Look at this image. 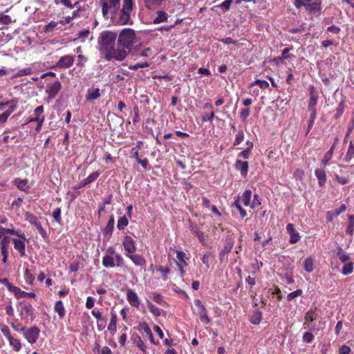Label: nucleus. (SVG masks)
<instances>
[{"label":"nucleus","instance_id":"nucleus-1","mask_svg":"<svg viewBox=\"0 0 354 354\" xmlns=\"http://www.w3.org/2000/svg\"><path fill=\"white\" fill-rule=\"evenodd\" d=\"M116 39L117 33L110 30L102 31L99 35V50L106 60L122 61L128 55V50L115 48Z\"/></svg>","mask_w":354,"mask_h":354},{"label":"nucleus","instance_id":"nucleus-2","mask_svg":"<svg viewBox=\"0 0 354 354\" xmlns=\"http://www.w3.org/2000/svg\"><path fill=\"white\" fill-rule=\"evenodd\" d=\"M133 6V0H123L122 9L111 13L113 22L119 26L132 24L130 15Z\"/></svg>","mask_w":354,"mask_h":354},{"label":"nucleus","instance_id":"nucleus-3","mask_svg":"<svg viewBox=\"0 0 354 354\" xmlns=\"http://www.w3.org/2000/svg\"><path fill=\"white\" fill-rule=\"evenodd\" d=\"M136 32L131 28H124L119 34L118 44L120 50H128L129 53L131 47L136 43Z\"/></svg>","mask_w":354,"mask_h":354},{"label":"nucleus","instance_id":"nucleus-4","mask_svg":"<svg viewBox=\"0 0 354 354\" xmlns=\"http://www.w3.org/2000/svg\"><path fill=\"white\" fill-rule=\"evenodd\" d=\"M100 4L103 17L107 19L109 14L119 10L120 0H100Z\"/></svg>","mask_w":354,"mask_h":354},{"label":"nucleus","instance_id":"nucleus-5","mask_svg":"<svg viewBox=\"0 0 354 354\" xmlns=\"http://www.w3.org/2000/svg\"><path fill=\"white\" fill-rule=\"evenodd\" d=\"M124 264V259L120 254L112 257L111 255H104L102 259V266L106 268H113L114 267H121Z\"/></svg>","mask_w":354,"mask_h":354},{"label":"nucleus","instance_id":"nucleus-6","mask_svg":"<svg viewBox=\"0 0 354 354\" xmlns=\"http://www.w3.org/2000/svg\"><path fill=\"white\" fill-rule=\"evenodd\" d=\"M21 332L30 344H35L39 337L40 329L37 326H33L28 329L26 327L21 328Z\"/></svg>","mask_w":354,"mask_h":354},{"label":"nucleus","instance_id":"nucleus-7","mask_svg":"<svg viewBox=\"0 0 354 354\" xmlns=\"http://www.w3.org/2000/svg\"><path fill=\"white\" fill-rule=\"evenodd\" d=\"M24 217L25 220L27 221L30 224L35 226L37 230L43 238L46 237V231L42 227L41 223L38 220V218L35 215L29 212H26L24 214Z\"/></svg>","mask_w":354,"mask_h":354},{"label":"nucleus","instance_id":"nucleus-8","mask_svg":"<svg viewBox=\"0 0 354 354\" xmlns=\"http://www.w3.org/2000/svg\"><path fill=\"white\" fill-rule=\"evenodd\" d=\"M194 304L198 309V315L200 318V320L204 324H209L211 320L207 315V310L205 305L198 299L194 300Z\"/></svg>","mask_w":354,"mask_h":354},{"label":"nucleus","instance_id":"nucleus-9","mask_svg":"<svg viewBox=\"0 0 354 354\" xmlns=\"http://www.w3.org/2000/svg\"><path fill=\"white\" fill-rule=\"evenodd\" d=\"M0 243H1V253L3 256L2 261L6 263L8 258V248L12 239L3 234H1Z\"/></svg>","mask_w":354,"mask_h":354},{"label":"nucleus","instance_id":"nucleus-10","mask_svg":"<svg viewBox=\"0 0 354 354\" xmlns=\"http://www.w3.org/2000/svg\"><path fill=\"white\" fill-rule=\"evenodd\" d=\"M122 246L125 251V256H128L136 251V245L135 241L129 235H126L122 239Z\"/></svg>","mask_w":354,"mask_h":354},{"label":"nucleus","instance_id":"nucleus-11","mask_svg":"<svg viewBox=\"0 0 354 354\" xmlns=\"http://www.w3.org/2000/svg\"><path fill=\"white\" fill-rule=\"evenodd\" d=\"M304 6L310 14L319 13L322 9V0H306Z\"/></svg>","mask_w":354,"mask_h":354},{"label":"nucleus","instance_id":"nucleus-12","mask_svg":"<svg viewBox=\"0 0 354 354\" xmlns=\"http://www.w3.org/2000/svg\"><path fill=\"white\" fill-rule=\"evenodd\" d=\"M74 61V57L71 55H67L62 56L52 68H68L73 66Z\"/></svg>","mask_w":354,"mask_h":354},{"label":"nucleus","instance_id":"nucleus-13","mask_svg":"<svg viewBox=\"0 0 354 354\" xmlns=\"http://www.w3.org/2000/svg\"><path fill=\"white\" fill-rule=\"evenodd\" d=\"M127 299L129 304L133 307L138 308L140 306V299L137 293L132 289H127L126 293Z\"/></svg>","mask_w":354,"mask_h":354},{"label":"nucleus","instance_id":"nucleus-14","mask_svg":"<svg viewBox=\"0 0 354 354\" xmlns=\"http://www.w3.org/2000/svg\"><path fill=\"white\" fill-rule=\"evenodd\" d=\"M61 83L59 81H55L50 85L48 86L47 89L46 90V93L48 94V98L53 99L58 94L61 89Z\"/></svg>","mask_w":354,"mask_h":354},{"label":"nucleus","instance_id":"nucleus-15","mask_svg":"<svg viewBox=\"0 0 354 354\" xmlns=\"http://www.w3.org/2000/svg\"><path fill=\"white\" fill-rule=\"evenodd\" d=\"M127 257L129 258L136 266H140L145 268L147 265L146 259L142 255L132 253L127 256Z\"/></svg>","mask_w":354,"mask_h":354},{"label":"nucleus","instance_id":"nucleus-16","mask_svg":"<svg viewBox=\"0 0 354 354\" xmlns=\"http://www.w3.org/2000/svg\"><path fill=\"white\" fill-rule=\"evenodd\" d=\"M286 230L290 234L289 242L292 244L297 243L300 240L299 233L295 230L292 223H288L286 226Z\"/></svg>","mask_w":354,"mask_h":354},{"label":"nucleus","instance_id":"nucleus-17","mask_svg":"<svg viewBox=\"0 0 354 354\" xmlns=\"http://www.w3.org/2000/svg\"><path fill=\"white\" fill-rule=\"evenodd\" d=\"M12 183L17 187L19 190L24 192L26 193L29 192L28 179H21L19 178H16L12 180Z\"/></svg>","mask_w":354,"mask_h":354},{"label":"nucleus","instance_id":"nucleus-18","mask_svg":"<svg viewBox=\"0 0 354 354\" xmlns=\"http://www.w3.org/2000/svg\"><path fill=\"white\" fill-rule=\"evenodd\" d=\"M234 168L240 171L242 176L245 177L248 172L249 163L248 161H242L237 159L234 164Z\"/></svg>","mask_w":354,"mask_h":354},{"label":"nucleus","instance_id":"nucleus-19","mask_svg":"<svg viewBox=\"0 0 354 354\" xmlns=\"http://www.w3.org/2000/svg\"><path fill=\"white\" fill-rule=\"evenodd\" d=\"M234 247V242L231 238H227L225 245L219 254L220 261H223L225 255L231 252Z\"/></svg>","mask_w":354,"mask_h":354},{"label":"nucleus","instance_id":"nucleus-20","mask_svg":"<svg viewBox=\"0 0 354 354\" xmlns=\"http://www.w3.org/2000/svg\"><path fill=\"white\" fill-rule=\"evenodd\" d=\"M310 98L308 108L315 109L318 101V93L313 86H310Z\"/></svg>","mask_w":354,"mask_h":354},{"label":"nucleus","instance_id":"nucleus-21","mask_svg":"<svg viewBox=\"0 0 354 354\" xmlns=\"http://www.w3.org/2000/svg\"><path fill=\"white\" fill-rule=\"evenodd\" d=\"M337 141L338 140L336 139L333 145L331 146L330 149L325 153L323 159L322 160L321 164L323 166V167H326L328 165L330 160L332 158Z\"/></svg>","mask_w":354,"mask_h":354},{"label":"nucleus","instance_id":"nucleus-22","mask_svg":"<svg viewBox=\"0 0 354 354\" xmlns=\"http://www.w3.org/2000/svg\"><path fill=\"white\" fill-rule=\"evenodd\" d=\"M14 248L17 250L21 257H24L26 255V244L25 242L21 239H12Z\"/></svg>","mask_w":354,"mask_h":354},{"label":"nucleus","instance_id":"nucleus-23","mask_svg":"<svg viewBox=\"0 0 354 354\" xmlns=\"http://www.w3.org/2000/svg\"><path fill=\"white\" fill-rule=\"evenodd\" d=\"M251 197L252 191L250 189H246L245 190L241 196H238L236 200H239L241 205L243 204L245 206H250Z\"/></svg>","mask_w":354,"mask_h":354},{"label":"nucleus","instance_id":"nucleus-24","mask_svg":"<svg viewBox=\"0 0 354 354\" xmlns=\"http://www.w3.org/2000/svg\"><path fill=\"white\" fill-rule=\"evenodd\" d=\"M12 292L15 295V296L17 298H24V297H29V298H35L36 297V295L35 292H27L24 290H21L19 288L15 286L14 289L12 290Z\"/></svg>","mask_w":354,"mask_h":354},{"label":"nucleus","instance_id":"nucleus-25","mask_svg":"<svg viewBox=\"0 0 354 354\" xmlns=\"http://www.w3.org/2000/svg\"><path fill=\"white\" fill-rule=\"evenodd\" d=\"M139 327L141 330H142L145 332L147 337L149 339L150 342L154 345L156 344L154 341V338H153L151 330L150 327L149 326L148 324L145 322H140Z\"/></svg>","mask_w":354,"mask_h":354},{"label":"nucleus","instance_id":"nucleus-26","mask_svg":"<svg viewBox=\"0 0 354 354\" xmlns=\"http://www.w3.org/2000/svg\"><path fill=\"white\" fill-rule=\"evenodd\" d=\"M165 0H144L145 6L148 10H155L160 7Z\"/></svg>","mask_w":354,"mask_h":354},{"label":"nucleus","instance_id":"nucleus-27","mask_svg":"<svg viewBox=\"0 0 354 354\" xmlns=\"http://www.w3.org/2000/svg\"><path fill=\"white\" fill-rule=\"evenodd\" d=\"M315 174L318 179V184L320 187H323L326 181V174L324 169H316Z\"/></svg>","mask_w":354,"mask_h":354},{"label":"nucleus","instance_id":"nucleus-28","mask_svg":"<svg viewBox=\"0 0 354 354\" xmlns=\"http://www.w3.org/2000/svg\"><path fill=\"white\" fill-rule=\"evenodd\" d=\"M174 251L176 253L177 261H176V265L187 266L185 261L186 254L180 250H174Z\"/></svg>","mask_w":354,"mask_h":354},{"label":"nucleus","instance_id":"nucleus-29","mask_svg":"<svg viewBox=\"0 0 354 354\" xmlns=\"http://www.w3.org/2000/svg\"><path fill=\"white\" fill-rule=\"evenodd\" d=\"M168 19V15L164 10H158L157 12V16L153 19V24H158L162 22H165Z\"/></svg>","mask_w":354,"mask_h":354},{"label":"nucleus","instance_id":"nucleus-30","mask_svg":"<svg viewBox=\"0 0 354 354\" xmlns=\"http://www.w3.org/2000/svg\"><path fill=\"white\" fill-rule=\"evenodd\" d=\"M337 255L339 261L343 263H347L351 259L350 255L345 252L340 246L337 248Z\"/></svg>","mask_w":354,"mask_h":354},{"label":"nucleus","instance_id":"nucleus-31","mask_svg":"<svg viewBox=\"0 0 354 354\" xmlns=\"http://www.w3.org/2000/svg\"><path fill=\"white\" fill-rule=\"evenodd\" d=\"M54 310L59 315L60 318H63L65 316V308L61 300H59L55 303Z\"/></svg>","mask_w":354,"mask_h":354},{"label":"nucleus","instance_id":"nucleus-32","mask_svg":"<svg viewBox=\"0 0 354 354\" xmlns=\"http://www.w3.org/2000/svg\"><path fill=\"white\" fill-rule=\"evenodd\" d=\"M304 268L307 272L314 270V260L312 257H307L304 262Z\"/></svg>","mask_w":354,"mask_h":354},{"label":"nucleus","instance_id":"nucleus-33","mask_svg":"<svg viewBox=\"0 0 354 354\" xmlns=\"http://www.w3.org/2000/svg\"><path fill=\"white\" fill-rule=\"evenodd\" d=\"M114 228V218L113 216H111L108 221V223L103 230V233L104 235L111 234Z\"/></svg>","mask_w":354,"mask_h":354},{"label":"nucleus","instance_id":"nucleus-34","mask_svg":"<svg viewBox=\"0 0 354 354\" xmlns=\"http://www.w3.org/2000/svg\"><path fill=\"white\" fill-rule=\"evenodd\" d=\"M117 329V315L115 313H111V320L108 325V330L110 332H115Z\"/></svg>","mask_w":354,"mask_h":354},{"label":"nucleus","instance_id":"nucleus-35","mask_svg":"<svg viewBox=\"0 0 354 354\" xmlns=\"http://www.w3.org/2000/svg\"><path fill=\"white\" fill-rule=\"evenodd\" d=\"M100 96V89L96 88L94 89H88L86 95L88 100H94Z\"/></svg>","mask_w":354,"mask_h":354},{"label":"nucleus","instance_id":"nucleus-36","mask_svg":"<svg viewBox=\"0 0 354 354\" xmlns=\"http://www.w3.org/2000/svg\"><path fill=\"white\" fill-rule=\"evenodd\" d=\"M8 340L9 341L10 346H12L14 351L18 352L21 350V344L18 339L11 336L9 339H8Z\"/></svg>","mask_w":354,"mask_h":354},{"label":"nucleus","instance_id":"nucleus-37","mask_svg":"<svg viewBox=\"0 0 354 354\" xmlns=\"http://www.w3.org/2000/svg\"><path fill=\"white\" fill-rule=\"evenodd\" d=\"M147 304L151 313L155 317L161 315L162 310L153 305L149 300L147 299Z\"/></svg>","mask_w":354,"mask_h":354},{"label":"nucleus","instance_id":"nucleus-38","mask_svg":"<svg viewBox=\"0 0 354 354\" xmlns=\"http://www.w3.org/2000/svg\"><path fill=\"white\" fill-rule=\"evenodd\" d=\"M348 225L346 230V234L349 235L350 236H353V232H354V216L353 215H348Z\"/></svg>","mask_w":354,"mask_h":354},{"label":"nucleus","instance_id":"nucleus-39","mask_svg":"<svg viewBox=\"0 0 354 354\" xmlns=\"http://www.w3.org/2000/svg\"><path fill=\"white\" fill-rule=\"evenodd\" d=\"M16 106L12 105L10 106V108L6 110L5 112L0 115V123H4L7 121L8 117L10 114L15 110Z\"/></svg>","mask_w":354,"mask_h":354},{"label":"nucleus","instance_id":"nucleus-40","mask_svg":"<svg viewBox=\"0 0 354 354\" xmlns=\"http://www.w3.org/2000/svg\"><path fill=\"white\" fill-rule=\"evenodd\" d=\"M354 158V145L353 141H350L348 148L344 158L346 162H349Z\"/></svg>","mask_w":354,"mask_h":354},{"label":"nucleus","instance_id":"nucleus-41","mask_svg":"<svg viewBox=\"0 0 354 354\" xmlns=\"http://www.w3.org/2000/svg\"><path fill=\"white\" fill-rule=\"evenodd\" d=\"M233 1H234L233 0H225L223 3L212 8V10H214V9L216 8H222L224 12H227L230 10Z\"/></svg>","mask_w":354,"mask_h":354},{"label":"nucleus","instance_id":"nucleus-42","mask_svg":"<svg viewBox=\"0 0 354 354\" xmlns=\"http://www.w3.org/2000/svg\"><path fill=\"white\" fill-rule=\"evenodd\" d=\"M156 270L160 273L163 281H167L169 279L168 275L170 273L169 267L158 266L156 268Z\"/></svg>","mask_w":354,"mask_h":354},{"label":"nucleus","instance_id":"nucleus-43","mask_svg":"<svg viewBox=\"0 0 354 354\" xmlns=\"http://www.w3.org/2000/svg\"><path fill=\"white\" fill-rule=\"evenodd\" d=\"M129 224V218L127 216H123L118 220L117 227L120 230H124Z\"/></svg>","mask_w":354,"mask_h":354},{"label":"nucleus","instance_id":"nucleus-44","mask_svg":"<svg viewBox=\"0 0 354 354\" xmlns=\"http://www.w3.org/2000/svg\"><path fill=\"white\" fill-rule=\"evenodd\" d=\"M100 173L98 171L92 173L87 178L83 180V185H87L92 183L100 176Z\"/></svg>","mask_w":354,"mask_h":354},{"label":"nucleus","instance_id":"nucleus-45","mask_svg":"<svg viewBox=\"0 0 354 354\" xmlns=\"http://www.w3.org/2000/svg\"><path fill=\"white\" fill-rule=\"evenodd\" d=\"M353 272V263L347 262L344 263V266L342 269V274L344 276L348 275Z\"/></svg>","mask_w":354,"mask_h":354},{"label":"nucleus","instance_id":"nucleus-46","mask_svg":"<svg viewBox=\"0 0 354 354\" xmlns=\"http://www.w3.org/2000/svg\"><path fill=\"white\" fill-rule=\"evenodd\" d=\"M152 299L156 303L160 306H167V303L163 299V297L160 293L152 292Z\"/></svg>","mask_w":354,"mask_h":354},{"label":"nucleus","instance_id":"nucleus-47","mask_svg":"<svg viewBox=\"0 0 354 354\" xmlns=\"http://www.w3.org/2000/svg\"><path fill=\"white\" fill-rule=\"evenodd\" d=\"M214 259V255L211 252H207L205 254L201 260L202 262L206 266L207 268H209L210 263L213 261Z\"/></svg>","mask_w":354,"mask_h":354},{"label":"nucleus","instance_id":"nucleus-48","mask_svg":"<svg viewBox=\"0 0 354 354\" xmlns=\"http://www.w3.org/2000/svg\"><path fill=\"white\" fill-rule=\"evenodd\" d=\"M317 314L312 310H308L304 316L305 322H313L317 319Z\"/></svg>","mask_w":354,"mask_h":354},{"label":"nucleus","instance_id":"nucleus-49","mask_svg":"<svg viewBox=\"0 0 354 354\" xmlns=\"http://www.w3.org/2000/svg\"><path fill=\"white\" fill-rule=\"evenodd\" d=\"M258 85L261 88L265 90L269 87V83L264 80H256L254 82H252L250 85V87Z\"/></svg>","mask_w":354,"mask_h":354},{"label":"nucleus","instance_id":"nucleus-50","mask_svg":"<svg viewBox=\"0 0 354 354\" xmlns=\"http://www.w3.org/2000/svg\"><path fill=\"white\" fill-rule=\"evenodd\" d=\"M192 231L194 234H195L197 236L200 241L203 244H205V239L204 233L202 231L199 230V229L196 226H192Z\"/></svg>","mask_w":354,"mask_h":354},{"label":"nucleus","instance_id":"nucleus-51","mask_svg":"<svg viewBox=\"0 0 354 354\" xmlns=\"http://www.w3.org/2000/svg\"><path fill=\"white\" fill-rule=\"evenodd\" d=\"M232 207H236L241 216V218H244L247 216L246 211L241 207V205L240 204L239 200H236L234 203L232 204Z\"/></svg>","mask_w":354,"mask_h":354},{"label":"nucleus","instance_id":"nucleus-52","mask_svg":"<svg viewBox=\"0 0 354 354\" xmlns=\"http://www.w3.org/2000/svg\"><path fill=\"white\" fill-rule=\"evenodd\" d=\"M151 62H142V63H137V64H131L129 66V68L130 70H137L139 68H145V67H148L151 65Z\"/></svg>","mask_w":354,"mask_h":354},{"label":"nucleus","instance_id":"nucleus-53","mask_svg":"<svg viewBox=\"0 0 354 354\" xmlns=\"http://www.w3.org/2000/svg\"><path fill=\"white\" fill-rule=\"evenodd\" d=\"M52 216L57 223L59 224L62 223L61 209L59 207H57L53 210Z\"/></svg>","mask_w":354,"mask_h":354},{"label":"nucleus","instance_id":"nucleus-54","mask_svg":"<svg viewBox=\"0 0 354 354\" xmlns=\"http://www.w3.org/2000/svg\"><path fill=\"white\" fill-rule=\"evenodd\" d=\"M244 137L245 136L243 131H239L238 133L236 135V138L233 143V145L235 147L241 144L243 141Z\"/></svg>","mask_w":354,"mask_h":354},{"label":"nucleus","instance_id":"nucleus-55","mask_svg":"<svg viewBox=\"0 0 354 354\" xmlns=\"http://www.w3.org/2000/svg\"><path fill=\"white\" fill-rule=\"evenodd\" d=\"M32 73V68L30 67L20 69L15 75V77H21L24 75H29Z\"/></svg>","mask_w":354,"mask_h":354},{"label":"nucleus","instance_id":"nucleus-56","mask_svg":"<svg viewBox=\"0 0 354 354\" xmlns=\"http://www.w3.org/2000/svg\"><path fill=\"white\" fill-rule=\"evenodd\" d=\"M142 145V141H138L137 145L131 149V153L135 159L139 158V150Z\"/></svg>","mask_w":354,"mask_h":354},{"label":"nucleus","instance_id":"nucleus-57","mask_svg":"<svg viewBox=\"0 0 354 354\" xmlns=\"http://www.w3.org/2000/svg\"><path fill=\"white\" fill-rule=\"evenodd\" d=\"M106 326V319L103 317L97 321V328L99 331H102Z\"/></svg>","mask_w":354,"mask_h":354},{"label":"nucleus","instance_id":"nucleus-58","mask_svg":"<svg viewBox=\"0 0 354 354\" xmlns=\"http://www.w3.org/2000/svg\"><path fill=\"white\" fill-rule=\"evenodd\" d=\"M12 23L11 17L8 15H0V24L8 25Z\"/></svg>","mask_w":354,"mask_h":354},{"label":"nucleus","instance_id":"nucleus-59","mask_svg":"<svg viewBox=\"0 0 354 354\" xmlns=\"http://www.w3.org/2000/svg\"><path fill=\"white\" fill-rule=\"evenodd\" d=\"M301 294H302V290L301 289H297L288 295L287 300L291 301L293 299L301 295Z\"/></svg>","mask_w":354,"mask_h":354},{"label":"nucleus","instance_id":"nucleus-60","mask_svg":"<svg viewBox=\"0 0 354 354\" xmlns=\"http://www.w3.org/2000/svg\"><path fill=\"white\" fill-rule=\"evenodd\" d=\"M0 283L5 285L8 290L11 292L15 288V286L10 283L6 278H0Z\"/></svg>","mask_w":354,"mask_h":354},{"label":"nucleus","instance_id":"nucleus-61","mask_svg":"<svg viewBox=\"0 0 354 354\" xmlns=\"http://www.w3.org/2000/svg\"><path fill=\"white\" fill-rule=\"evenodd\" d=\"M22 310L26 312L28 315L32 316L34 308L31 304H25L22 306Z\"/></svg>","mask_w":354,"mask_h":354},{"label":"nucleus","instance_id":"nucleus-62","mask_svg":"<svg viewBox=\"0 0 354 354\" xmlns=\"http://www.w3.org/2000/svg\"><path fill=\"white\" fill-rule=\"evenodd\" d=\"M44 113V106H39L34 110V115L35 118H38L39 119L41 118V116H44L42 114Z\"/></svg>","mask_w":354,"mask_h":354},{"label":"nucleus","instance_id":"nucleus-63","mask_svg":"<svg viewBox=\"0 0 354 354\" xmlns=\"http://www.w3.org/2000/svg\"><path fill=\"white\" fill-rule=\"evenodd\" d=\"M314 339V335L310 332H306L303 335V341L306 343L311 342Z\"/></svg>","mask_w":354,"mask_h":354},{"label":"nucleus","instance_id":"nucleus-64","mask_svg":"<svg viewBox=\"0 0 354 354\" xmlns=\"http://www.w3.org/2000/svg\"><path fill=\"white\" fill-rule=\"evenodd\" d=\"M261 205V200L258 194L254 195V199L251 203L250 207L254 209L255 207L259 206Z\"/></svg>","mask_w":354,"mask_h":354}]
</instances>
